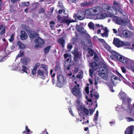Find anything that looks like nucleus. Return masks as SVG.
I'll list each match as a JSON object with an SVG mask.
<instances>
[{
    "mask_svg": "<svg viewBox=\"0 0 134 134\" xmlns=\"http://www.w3.org/2000/svg\"><path fill=\"white\" fill-rule=\"evenodd\" d=\"M64 58L66 59L69 56V55L67 53H65L64 54Z\"/></svg>",
    "mask_w": 134,
    "mask_h": 134,
    "instance_id": "obj_63",
    "label": "nucleus"
},
{
    "mask_svg": "<svg viewBox=\"0 0 134 134\" xmlns=\"http://www.w3.org/2000/svg\"><path fill=\"white\" fill-rule=\"evenodd\" d=\"M22 69H21V70L23 71L24 72H25L26 73H27V72L26 70L27 69V68L25 66H22Z\"/></svg>",
    "mask_w": 134,
    "mask_h": 134,
    "instance_id": "obj_42",
    "label": "nucleus"
},
{
    "mask_svg": "<svg viewBox=\"0 0 134 134\" xmlns=\"http://www.w3.org/2000/svg\"><path fill=\"white\" fill-rule=\"evenodd\" d=\"M127 26L131 30H133V28L132 26Z\"/></svg>",
    "mask_w": 134,
    "mask_h": 134,
    "instance_id": "obj_60",
    "label": "nucleus"
},
{
    "mask_svg": "<svg viewBox=\"0 0 134 134\" xmlns=\"http://www.w3.org/2000/svg\"><path fill=\"white\" fill-rule=\"evenodd\" d=\"M88 81L91 85H92L93 83V82L91 79H89L88 80Z\"/></svg>",
    "mask_w": 134,
    "mask_h": 134,
    "instance_id": "obj_58",
    "label": "nucleus"
},
{
    "mask_svg": "<svg viewBox=\"0 0 134 134\" xmlns=\"http://www.w3.org/2000/svg\"><path fill=\"white\" fill-rule=\"evenodd\" d=\"M125 99V100L122 99L123 103H125L127 102V103L129 104L131 101V99L130 98L126 97Z\"/></svg>",
    "mask_w": 134,
    "mask_h": 134,
    "instance_id": "obj_30",
    "label": "nucleus"
},
{
    "mask_svg": "<svg viewBox=\"0 0 134 134\" xmlns=\"http://www.w3.org/2000/svg\"><path fill=\"white\" fill-rule=\"evenodd\" d=\"M89 28L91 29H93V31L94 30V26H88Z\"/></svg>",
    "mask_w": 134,
    "mask_h": 134,
    "instance_id": "obj_54",
    "label": "nucleus"
},
{
    "mask_svg": "<svg viewBox=\"0 0 134 134\" xmlns=\"http://www.w3.org/2000/svg\"><path fill=\"white\" fill-rule=\"evenodd\" d=\"M118 77L115 75H112L110 78V80L111 82L113 84H114L115 83L114 80H118Z\"/></svg>",
    "mask_w": 134,
    "mask_h": 134,
    "instance_id": "obj_26",
    "label": "nucleus"
},
{
    "mask_svg": "<svg viewBox=\"0 0 134 134\" xmlns=\"http://www.w3.org/2000/svg\"><path fill=\"white\" fill-rule=\"evenodd\" d=\"M64 80L63 77L61 75H59V87H61L64 84Z\"/></svg>",
    "mask_w": 134,
    "mask_h": 134,
    "instance_id": "obj_21",
    "label": "nucleus"
},
{
    "mask_svg": "<svg viewBox=\"0 0 134 134\" xmlns=\"http://www.w3.org/2000/svg\"><path fill=\"white\" fill-rule=\"evenodd\" d=\"M72 46L71 44L70 43L67 45V48L68 51L69 52L72 48Z\"/></svg>",
    "mask_w": 134,
    "mask_h": 134,
    "instance_id": "obj_41",
    "label": "nucleus"
},
{
    "mask_svg": "<svg viewBox=\"0 0 134 134\" xmlns=\"http://www.w3.org/2000/svg\"><path fill=\"white\" fill-rule=\"evenodd\" d=\"M119 94L120 95L121 99V100L122 99L125 100L126 99V97L124 93H120Z\"/></svg>",
    "mask_w": 134,
    "mask_h": 134,
    "instance_id": "obj_37",
    "label": "nucleus"
},
{
    "mask_svg": "<svg viewBox=\"0 0 134 134\" xmlns=\"http://www.w3.org/2000/svg\"><path fill=\"white\" fill-rule=\"evenodd\" d=\"M58 68V64H57L55 67L54 68V70L55 71H56L57 70Z\"/></svg>",
    "mask_w": 134,
    "mask_h": 134,
    "instance_id": "obj_61",
    "label": "nucleus"
},
{
    "mask_svg": "<svg viewBox=\"0 0 134 134\" xmlns=\"http://www.w3.org/2000/svg\"><path fill=\"white\" fill-rule=\"evenodd\" d=\"M75 21H76L75 20H74L72 19H64L62 21L60 20V17H59V23H63L64 24H66L68 25H69L70 23Z\"/></svg>",
    "mask_w": 134,
    "mask_h": 134,
    "instance_id": "obj_18",
    "label": "nucleus"
},
{
    "mask_svg": "<svg viewBox=\"0 0 134 134\" xmlns=\"http://www.w3.org/2000/svg\"><path fill=\"white\" fill-rule=\"evenodd\" d=\"M76 28L77 31L82 33H85L86 31L81 26H76Z\"/></svg>",
    "mask_w": 134,
    "mask_h": 134,
    "instance_id": "obj_23",
    "label": "nucleus"
},
{
    "mask_svg": "<svg viewBox=\"0 0 134 134\" xmlns=\"http://www.w3.org/2000/svg\"><path fill=\"white\" fill-rule=\"evenodd\" d=\"M59 8H60L61 9H59V14H61L63 12L64 14H65V9L64 8L62 4L59 5Z\"/></svg>",
    "mask_w": 134,
    "mask_h": 134,
    "instance_id": "obj_28",
    "label": "nucleus"
},
{
    "mask_svg": "<svg viewBox=\"0 0 134 134\" xmlns=\"http://www.w3.org/2000/svg\"><path fill=\"white\" fill-rule=\"evenodd\" d=\"M72 54L74 56V60L75 62H76L78 59L81 57L80 53L78 51V49H76L74 50L72 52Z\"/></svg>",
    "mask_w": 134,
    "mask_h": 134,
    "instance_id": "obj_11",
    "label": "nucleus"
},
{
    "mask_svg": "<svg viewBox=\"0 0 134 134\" xmlns=\"http://www.w3.org/2000/svg\"><path fill=\"white\" fill-rule=\"evenodd\" d=\"M59 43L60 44L62 47H64L65 43L64 40L63 39H59Z\"/></svg>",
    "mask_w": 134,
    "mask_h": 134,
    "instance_id": "obj_33",
    "label": "nucleus"
},
{
    "mask_svg": "<svg viewBox=\"0 0 134 134\" xmlns=\"http://www.w3.org/2000/svg\"><path fill=\"white\" fill-rule=\"evenodd\" d=\"M24 55V51H22V50H20L19 53H18V55L17 56V57H23Z\"/></svg>",
    "mask_w": 134,
    "mask_h": 134,
    "instance_id": "obj_35",
    "label": "nucleus"
},
{
    "mask_svg": "<svg viewBox=\"0 0 134 134\" xmlns=\"http://www.w3.org/2000/svg\"><path fill=\"white\" fill-rule=\"evenodd\" d=\"M103 8L104 10H107L110 13V14L113 15V16H114V15H116L117 14L116 12L114 13L113 12V8L109 6L108 4L104 5L103 6Z\"/></svg>",
    "mask_w": 134,
    "mask_h": 134,
    "instance_id": "obj_9",
    "label": "nucleus"
},
{
    "mask_svg": "<svg viewBox=\"0 0 134 134\" xmlns=\"http://www.w3.org/2000/svg\"><path fill=\"white\" fill-rule=\"evenodd\" d=\"M113 3L114 5V7H115V8L114 9L113 8V12H114V11L115 12V13L116 12L117 13V11H118L121 14L124 16H125V13L123 10L121 8L119 7H116V6L118 7L119 5V4L118 3L115 2H114Z\"/></svg>",
    "mask_w": 134,
    "mask_h": 134,
    "instance_id": "obj_8",
    "label": "nucleus"
},
{
    "mask_svg": "<svg viewBox=\"0 0 134 134\" xmlns=\"http://www.w3.org/2000/svg\"><path fill=\"white\" fill-rule=\"evenodd\" d=\"M44 9L42 8H41L40 9V10L39 11V13H44Z\"/></svg>",
    "mask_w": 134,
    "mask_h": 134,
    "instance_id": "obj_53",
    "label": "nucleus"
},
{
    "mask_svg": "<svg viewBox=\"0 0 134 134\" xmlns=\"http://www.w3.org/2000/svg\"><path fill=\"white\" fill-rule=\"evenodd\" d=\"M3 26H0V31L3 28V29L0 32V34L2 35L5 32L6 27H3Z\"/></svg>",
    "mask_w": 134,
    "mask_h": 134,
    "instance_id": "obj_29",
    "label": "nucleus"
},
{
    "mask_svg": "<svg viewBox=\"0 0 134 134\" xmlns=\"http://www.w3.org/2000/svg\"><path fill=\"white\" fill-rule=\"evenodd\" d=\"M122 41H121L119 38H114L113 43L117 47H119L122 46Z\"/></svg>",
    "mask_w": 134,
    "mask_h": 134,
    "instance_id": "obj_15",
    "label": "nucleus"
},
{
    "mask_svg": "<svg viewBox=\"0 0 134 134\" xmlns=\"http://www.w3.org/2000/svg\"><path fill=\"white\" fill-rule=\"evenodd\" d=\"M40 65V64L39 63H37L36 64L34 68L37 69V68Z\"/></svg>",
    "mask_w": 134,
    "mask_h": 134,
    "instance_id": "obj_49",
    "label": "nucleus"
},
{
    "mask_svg": "<svg viewBox=\"0 0 134 134\" xmlns=\"http://www.w3.org/2000/svg\"><path fill=\"white\" fill-rule=\"evenodd\" d=\"M42 68L44 69L46 71V65L45 64H42Z\"/></svg>",
    "mask_w": 134,
    "mask_h": 134,
    "instance_id": "obj_57",
    "label": "nucleus"
},
{
    "mask_svg": "<svg viewBox=\"0 0 134 134\" xmlns=\"http://www.w3.org/2000/svg\"><path fill=\"white\" fill-rule=\"evenodd\" d=\"M38 34L37 32L34 31H32L29 33V36L31 40H32L36 38L37 36H38Z\"/></svg>",
    "mask_w": 134,
    "mask_h": 134,
    "instance_id": "obj_17",
    "label": "nucleus"
},
{
    "mask_svg": "<svg viewBox=\"0 0 134 134\" xmlns=\"http://www.w3.org/2000/svg\"><path fill=\"white\" fill-rule=\"evenodd\" d=\"M55 75V73H53L52 76V81L54 86L55 87H59V75H57V80H55L53 78Z\"/></svg>",
    "mask_w": 134,
    "mask_h": 134,
    "instance_id": "obj_13",
    "label": "nucleus"
},
{
    "mask_svg": "<svg viewBox=\"0 0 134 134\" xmlns=\"http://www.w3.org/2000/svg\"><path fill=\"white\" fill-rule=\"evenodd\" d=\"M98 110H97L93 119V120L94 122L97 121L98 119Z\"/></svg>",
    "mask_w": 134,
    "mask_h": 134,
    "instance_id": "obj_32",
    "label": "nucleus"
},
{
    "mask_svg": "<svg viewBox=\"0 0 134 134\" xmlns=\"http://www.w3.org/2000/svg\"><path fill=\"white\" fill-rule=\"evenodd\" d=\"M123 43L122 44V46H129L130 44V43L128 42H124L122 41Z\"/></svg>",
    "mask_w": 134,
    "mask_h": 134,
    "instance_id": "obj_44",
    "label": "nucleus"
},
{
    "mask_svg": "<svg viewBox=\"0 0 134 134\" xmlns=\"http://www.w3.org/2000/svg\"><path fill=\"white\" fill-rule=\"evenodd\" d=\"M18 45L19 46V49H24L26 47L25 45L20 41H18L17 43Z\"/></svg>",
    "mask_w": 134,
    "mask_h": 134,
    "instance_id": "obj_24",
    "label": "nucleus"
},
{
    "mask_svg": "<svg viewBox=\"0 0 134 134\" xmlns=\"http://www.w3.org/2000/svg\"><path fill=\"white\" fill-rule=\"evenodd\" d=\"M29 2H24L23 3V4L24 5H25L26 6H27L28 5H29Z\"/></svg>",
    "mask_w": 134,
    "mask_h": 134,
    "instance_id": "obj_59",
    "label": "nucleus"
},
{
    "mask_svg": "<svg viewBox=\"0 0 134 134\" xmlns=\"http://www.w3.org/2000/svg\"><path fill=\"white\" fill-rule=\"evenodd\" d=\"M121 69L122 70V71L124 73H125L126 72V70L125 69L124 67H121Z\"/></svg>",
    "mask_w": 134,
    "mask_h": 134,
    "instance_id": "obj_51",
    "label": "nucleus"
},
{
    "mask_svg": "<svg viewBox=\"0 0 134 134\" xmlns=\"http://www.w3.org/2000/svg\"><path fill=\"white\" fill-rule=\"evenodd\" d=\"M37 76H40L42 79H44L45 78V75L44 72L40 69L38 70L37 72Z\"/></svg>",
    "mask_w": 134,
    "mask_h": 134,
    "instance_id": "obj_22",
    "label": "nucleus"
},
{
    "mask_svg": "<svg viewBox=\"0 0 134 134\" xmlns=\"http://www.w3.org/2000/svg\"><path fill=\"white\" fill-rule=\"evenodd\" d=\"M94 70L93 69H90L89 70V75L91 77H92L93 72L95 70Z\"/></svg>",
    "mask_w": 134,
    "mask_h": 134,
    "instance_id": "obj_39",
    "label": "nucleus"
},
{
    "mask_svg": "<svg viewBox=\"0 0 134 134\" xmlns=\"http://www.w3.org/2000/svg\"><path fill=\"white\" fill-rule=\"evenodd\" d=\"M90 96L91 98L93 97V96L95 97V99L97 100L98 99L99 95L98 93L95 91L94 90L92 89L90 91Z\"/></svg>",
    "mask_w": 134,
    "mask_h": 134,
    "instance_id": "obj_19",
    "label": "nucleus"
},
{
    "mask_svg": "<svg viewBox=\"0 0 134 134\" xmlns=\"http://www.w3.org/2000/svg\"><path fill=\"white\" fill-rule=\"evenodd\" d=\"M113 15L108 13H104L101 14H98L96 16V19H104L107 17H113Z\"/></svg>",
    "mask_w": 134,
    "mask_h": 134,
    "instance_id": "obj_10",
    "label": "nucleus"
},
{
    "mask_svg": "<svg viewBox=\"0 0 134 134\" xmlns=\"http://www.w3.org/2000/svg\"><path fill=\"white\" fill-rule=\"evenodd\" d=\"M111 53L110 57L112 59L119 60L126 65H128L131 62L130 59L119 54L115 51H112Z\"/></svg>",
    "mask_w": 134,
    "mask_h": 134,
    "instance_id": "obj_1",
    "label": "nucleus"
},
{
    "mask_svg": "<svg viewBox=\"0 0 134 134\" xmlns=\"http://www.w3.org/2000/svg\"><path fill=\"white\" fill-rule=\"evenodd\" d=\"M88 53L91 56H92L93 55L94 52L92 49H89Z\"/></svg>",
    "mask_w": 134,
    "mask_h": 134,
    "instance_id": "obj_40",
    "label": "nucleus"
},
{
    "mask_svg": "<svg viewBox=\"0 0 134 134\" xmlns=\"http://www.w3.org/2000/svg\"><path fill=\"white\" fill-rule=\"evenodd\" d=\"M108 67L105 64H104L99 68L98 71L99 75L105 80H107L108 79Z\"/></svg>",
    "mask_w": 134,
    "mask_h": 134,
    "instance_id": "obj_3",
    "label": "nucleus"
},
{
    "mask_svg": "<svg viewBox=\"0 0 134 134\" xmlns=\"http://www.w3.org/2000/svg\"><path fill=\"white\" fill-rule=\"evenodd\" d=\"M34 41L37 44L35 46V47L37 48L41 47V45H43L44 43V41L40 37H36Z\"/></svg>",
    "mask_w": 134,
    "mask_h": 134,
    "instance_id": "obj_7",
    "label": "nucleus"
},
{
    "mask_svg": "<svg viewBox=\"0 0 134 134\" xmlns=\"http://www.w3.org/2000/svg\"><path fill=\"white\" fill-rule=\"evenodd\" d=\"M127 119L128 120V121L130 122L134 121V119L132 118L129 117H127Z\"/></svg>",
    "mask_w": 134,
    "mask_h": 134,
    "instance_id": "obj_46",
    "label": "nucleus"
},
{
    "mask_svg": "<svg viewBox=\"0 0 134 134\" xmlns=\"http://www.w3.org/2000/svg\"><path fill=\"white\" fill-rule=\"evenodd\" d=\"M122 33L123 36L125 38H130L133 35L132 32L127 30H124Z\"/></svg>",
    "mask_w": 134,
    "mask_h": 134,
    "instance_id": "obj_14",
    "label": "nucleus"
},
{
    "mask_svg": "<svg viewBox=\"0 0 134 134\" xmlns=\"http://www.w3.org/2000/svg\"><path fill=\"white\" fill-rule=\"evenodd\" d=\"M84 13L83 12H81V11H78L77 13L76 14L75 13L74 15V17L75 19H76V18H78V19L81 20L83 19V16H82V14Z\"/></svg>",
    "mask_w": 134,
    "mask_h": 134,
    "instance_id": "obj_16",
    "label": "nucleus"
},
{
    "mask_svg": "<svg viewBox=\"0 0 134 134\" xmlns=\"http://www.w3.org/2000/svg\"><path fill=\"white\" fill-rule=\"evenodd\" d=\"M51 48V46H48L46 47L44 49V52L45 54H47L49 52V50Z\"/></svg>",
    "mask_w": 134,
    "mask_h": 134,
    "instance_id": "obj_31",
    "label": "nucleus"
},
{
    "mask_svg": "<svg viewBox=\"0 0 134 134\" xmlns=\"http://www.w3.org/2000/svg\"><path fill=\"white\" fill-rule=\"evenodd\" d=\"M36 69L34 68L32 71V73L33 75H35V74L36 72Z\"/></svg>",
    "mask_w": 134,
    "mask_h": 134,
    "instance_id": "obj_48",
    "label": "nucleus"
},
{
    "mask_svg": "<svg viewBox=\"0 0 134 134\" xmlns=\"http://www.w3.org/2000/svg\"><path fill=\"white\" fill-rule=\"evenodd\" d=\"M93 4V3L89 1L87 2H85L81 3V5L82 7L87 6Z\"/></svg>",
    "mask_w": 134,
    "mask_h": 134,
    "instance_id": "obj_27",
    "label": "nucleus"
},
{
    "mask_svg": "<svg viewBox=\"0 0 134 134\" xmlns=\"http://www.w3.org/2000/svg\"><path fill=\"white\" fill-rule=\"evenodd\" d=\"M85 90L86 91V93H87V94H88L89 93V90L88 89V87L87 88H86L85 89Z\"/></svg>",
    "mask_w": 134,
    "mask_h": 134,
    "instance_id": "obj_64",
    "label": "nucleus"
},
{
    "mask_svg": "<svg viewBox=\"0 0 134 134\" xmlns=\"http://www.w3.org/2000/svg\"><path fill=\"white\" fill-rule=\"evenodd\" d=\"M98 41L102 43H105V41L103 39L99 38L98 39Z\"/></svg>",
    "mask_w": 134,
    "mask_h": 134,
    "instance_id": "obj_50",
    "label": "nucleus"
},
{
    "mask_svg": "<svg viewBox=\"0 0 134 134\" xmlns=\"http://www.w3.org/2000/svg\"><path fill=\"white\" fill-rule=\"evenodd\" d=\"M20 37L21 39L22 40H25L27 38V35L24 31H21Z\"/></svg>",
    "mask_w": 134,
    "mask_h": 134,
    "instance_id": "obj_20",
    "label": "nucleus"
},
{
    "mask_svg": "<svg viewBox=\"0 0 134 134\" xmlns=\"http://www.w3.org/2000/svg\"><path fill=\"white\" fill-rule=\"evenodd\" d=\"M25 130L28 133L30 131V130L28 129L27 126H26L25 127Z\"/></svg>",
    "mask_w": 134,
    "mask_h": 134,
    "instance_id": "obj_56",
    "label": "nucleus"
},
{
    "mask_svg": "<svg viewBox=\"0 0 134 134\" xmlns=\"http://www.w3.org/2000/svg\"><path fill=\"white\" fill-rule=\"evenodd\" d=\"M79 70V68H78L75 67L74 68V72L76 73H77Z\"/></svg>",
    "mask_w": 134,
    "mask_h": 134,
    "instance_id": "obj_55",
    "label": "nucleus"
},
{
    "mask_svg": "<svg viewBox=\"0 0 134 134\" xmlns=\"http://www.w3.org/2000/svg\"><path fill=\"white\" fill-rule=\"evenodd\" d=\"M108 33H107V31L106 32H104V33L102 34H101V35L103 37H106L108 36Z\"/></svg>",
    "mask_w": 134,
    "mask_h": 134,
    "instance_id": "obj_47",
    "label": "nucleus"
},
{
    "mask_svg": "<svg viewBox=\"0 0 134 134\" xmlns=\"http://www.w3.org/2000/svg\"><path fill=\"white\" fill-rule=\"evenodd\" d=\"M130 67L131 70L134 72V63L130 65Z\"/></svg>",
    "mask_w": 134,
    "mask_h": 134,
    "instance_id": "obj_43",
    "label": "nucleus"
},
{
    "mask_svg": "<svg viewBox=\"0 0 134 134\" xmlns=\"http://www.w3.org/2000/svg\"><path fill=\"white\" fill-rule=\"evenodd\" d=\"M102 8L100 7H95L86 10L84 13L87 15L96 16L102 11Z\"/></svg>",
    "mask_w": 134,
    "mask_h": 134,
    "instance_id": "obj_2",
    "label": "nucleus"
},
{
    "mask_svg": "<svg viewBox=\"0 0 134 134\" xmlns=\"http://www.w3.org/2000/svg\"><path fill=\"white\" fill-rule=\"evenodd\" d=\"M14 35L13 34L11 36L10 38L9 39V41L10 42H12L14 41Z\"/></svg>",
    "mask_w": 134,
    "mask_h": 134,
    "instance_id": "obj_45",
    "label": "nucleus"
},
{
    "mask_svg": "<svg viewBox=\"0 0 134 134\" xmlns=\"http://www.w3.org/2000/svg\"><path fill=\"white\" fill-rule=\"evenodd\" d=\"M72 93L77 98L80 99L82 97V93L80 90V88H77L76 86H75L72 89Z\"/></svg>",
    "mask_w": 134,
    "mask_h": 134,
    "instance_id": "obj_6",
    "label": "nucleus"
},
{
    "mask_svg": "<svg viewBox=\"0 0 134 134\" xmlns=\"http://www.w3.org/2000/svg\"><path fill=\"white\" fill-rule=\"evenodd\" d=\"M97 27H101V26L102 29L104 31V32H106L107 31V33H108L109 31L107 29V27H104L103 26H96Z\"/></svg>",
    "mask_w": 134,
    "mask_h": 134,
    "instance_id": "obj_38",
    "label": "nucleus"
},
{
    "mask_svg": "<svg viewBox=\"0 0 134 134\" xmlns=\"http://www.w3.org/2000/svg\"><path fill=\"white\" fill-rule=\"evenodd\" d=\"M25 26V29L27 33H29L30 32L32 31L28 26Z\"/></svg>",
    "mask_w": 134,
    "mask_h": 134,
    "instance_id": "obj_36",
    "label": "nucleus"
},
{
    "mask_svg": "<svg viewBox=\"0 0 134 134\" xmlns=\"http://www.w3.org/2000/svg\"><path fill=\"white\" fill-rule=\"evenodd\" d=\"M83 74V72H79L78 74L76 76V77L77 79H81L83 77V76L82 75Z\"/></svg>",
    "mask_w": 134,
    "mask_h": 134,
    "instance_id": "obj_34",
    "label": "nucleus"
},
{
    "mask_svg": "<svg viewBox=\"0 0 134 134\" xmlns=\"http://www.w3.org/2000/svg\"><path fill=\"white\" fill-rule=\"evenodd\" d=\"M114 18H113V20L116 23L118 24L121 25L122 24H125V25H130L129 23L126 22L125 20L122 19L121 18L119 17L115 16H114Z\"/></svg>",
    "mask_w": 134,
    "mask_h": 134,
    "instance_id": "obj_5",
    "label": "nucleus"
},
{
    "mask_svg": "<svg viewBox=\"0 0 134 134\" xmlns=\"http://www.w3.org/2000/svg\"><path fill=\"white\" fill-rule=\"evenodd\" d=\"M134 131V126L131 125L128 126L125 131V134H133Z\"/></svg>",
    "mask_w": 134,
    "mask_h": 134,
    "instance_id": "obj_12",
    "label": "nucleus"
},
{
    "mask_svg": "<svg viewBox=\"0 0 134 134\" xmlns=\"http://www.w3.org/2000/svg\"><path fill=\"white\" fill-rule=\"evenodd\" d=\"M91 67L94 70H96L99 68V65L96 62H93L91 64Z\"/></svg>",
    "mask_w": 134,
    "mask_h": 134,
    "instance_id": "obj_25",
    "label": "nucleus"
},
{
    "mask_svg": "<svg viewBox=\"0 0 134 134\" xmlns=\"http://www.w3.org/2000/svg\"><path fill=\"white\" fill-rule=\"evenodd\" d=\"M78 111L79 114L80 115L85 114L87 115H92L93 112L94 111V110L92 109H88L85 108L83 106L80 105L78 107Z\"/></svg>",
    "mask_w": 134,
    "mask_h": 134,
    "instance_id": "obj_4",
    "label": "nucleus"
},
{
    "mask_svg": "<svg viewBox=\"0 0 134 134\" xmlns=\"http://www.w3.org/2000/svg\"><path fill=\"white\" fill-rule=\"evenodd\" d=\"M76 103L78 104L79 105L80 103V100L78 99L76 100Z\"/></svg>",
    "mask_w": 134,
    "mask_h": 134,
    "instance_id": "obj_62",
    "label": "nucleus"
},
{
    "mask_svg": "<svg viewBox=\"0 0 134 134\" xmlns=\"http://www.w3.org/2000/svg\"><path fill=\"white\" fill-rule=\"evenodd\" d=\"M15 46L14 45H12L10 47V49L12 51H14V49H15Z\"/></svg>",
    "mask_w": 134,
    "mask_h": 134,
    "instance_id": "obj_52",
    "label": "nucleus"
}]
</instances>
